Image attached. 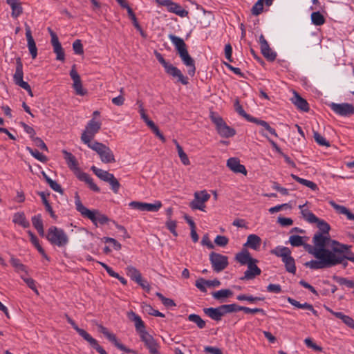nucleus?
Returning <instances> with one entry per match:
<instances>
[{
  "mask_svg": "<svg viewBox=\"0 0 354 354\" xmlns=\"http://www.w3.org/2000/svg\"><path fill=\"white\" fill-rule=\"evenodd\" d=\"M162 205V203L160 201H156L153 204L140 201H132L129 203V206L133 209L151 212H158Z\"/></svg>",
  "mask_w": 354,
  "mask_h": 354,
  "instance_id": "nucleus-16",
  "label": "nucleus"
},
{
  "mask_svg": "<svg viewBox=\"0 0 354 354\" xmlns=\"http://www.w3.org/2000/svg\"><path fill=\"white\" fill-rule=\"evenodd\" d=\"M32 223L34 227L37 230L40 236H44V225L41 214L35 215L32 217Z\"/></svg>",
  "mask_w": 354,
  "mask_h": 354,
  "instance_id": "nucleus-34",
  "label": "nucleus"
},
{
  "mask_svg": "<svg viewBox=\"0 0 354 354\" xmlns=\"http://www.w3.org/2000/svg\"><path fill=\"white\" fill-rule=\"evenodd\" d=\"M26 150L37 160L41 161V162H46L48 160V158L46 156L40 153L37 149H32L30 147H26Z\"/></svg>",
  "mask_w": 354,
  "mask_h": 354,
  "instance_id": "nucleus-48",
  "label": "nucleus"
},
{
  "mask_svg": "<svg viewBox=\"0 0 354 354\" xmlns=\"http://www.w3.org/2000/svg\"><path fill=\"white\" fill-rule=\"evenodd\" d=\"M210 198V195L205 191L195 192L194 199L190 203L189 206L192 209H199L205 212V205Z\"/></svg>",
  "mask_w": 354,
  "mask_h": 354,
  "instance_id": "nucleus-15",
  "label": "nucleus"
},
{
  "mask_svg": "<svg viewBox=\"0 0 354 354\" xmlns=\"http://www.w3.org/2000/svg\"><path fill=\"white\" fill-rule=\"evenodd\" d=\"M235 259L241 265H247L250 261H254L250 252L247 250H243L241 252L236 254Z\"/></svg>",
  "mask_w": 354,
  "mask_h": 354,
  "instance_id": "nucleus-31",
  "label": "nucleus"
},
{
  "mask_svg": "<svg viewBox=\"0 0 354 354\" xmlns=\"http://www.w3.org/2000/svg\"><path fill=\"white\" fill-rule=\"evenodd\" d=\"M263 55L270 62H272L276 59L277 54L270 48L269 44L262 46L261 48Z\"/></svg>",
  "mask_w": 354,
  "mask_h": 354,
  "instance_id": "nucleus-42",
  "label": "nucleus"
},
{
  "mask_svg": "<svg viewBox=\"0 0 354 354\" xmlns=\"http://www.w3.org/2000/svg\"><path fill=\"white\" fill-rule=\"evenodd\" d=\"M319 252L320 251H317L314 254V257L319 259V261L311 260L310 261L306 262L304 266L313 270L324 269L333 267V263L335 262L330 258L332 256L322 254Z\"/></svg>",
  "mask_w": 354,
  "mask_h": 354,
  "instance_id": "nucleus-7",
  "label": "nucleus"
},
{
  "mask_svg": "<svg viewBox=\"0 0 354 354\" xmlns=\"http://www.w3.org/2000/svg\"><path fill=\"white\" fill-rule=\"evenodd\" d=\"M332 240L333 239H330V235L316 232L313 237L312 241L317 248V251H320L319 252L322 254L331 256L333 255L332 251L326 248V247L330 246Z\"/></svg>",
  "mask_w": 354,
  "mask_h": 354,
  "instance_id": "nucleus-11",
  "label": "nucleus"
},
{
  "mask_svg": "<svg viewBox=\"0 0 354 354\" xmlns=\"http://www.w3.org/2000/svg\"><path fill=\"white\" fill-rule=\"evenodd\" d=\"M330 257L335 263H333V266H335L337 264H342L343 267L345 268L348 266V254L344 255H336L333 252V255Z\"/></svg>",
  "mask_w": 354,
  "mask_h": 354,
  "instance_id": "nucleus-41",
  "label": "nucleus"
},
{
  "mask_svg": "<svg viewBox=\"0 0 354 354\" xmlns=\"http://www.w3.org/2000/svg\"><path fill=\"white\" fill-rule=\"evenodd\" d=\"M147 126L153 131V133L162 142H165L166 139L163 134L160 131L158 127L153 122H147Z\"/></svg>",
  "mask_w": 354,
  "mask_h": 354,
  "instance_id": "nucleus-55",
  "label": "nucleus"
},
{
  "mask_svg": "<svg viewBox=\"0 0 354 354\" xmlns=\"http://www.w3.org/2000/svg\"><path fill=\"white\" fill-rule=\"evenodd\" d=\"M75 204L77 211L79 212L83 217L90 219L95 225L97 226L98 223L100 225H104L109 222V218L105 214H101L96 209L90 210L84 206L77 194L75 195Z\"/></svg>",
  "mask_w": 354,
  "mask_h": 354,
  "instance_id": "nucleus-3",
  "label": "nucleus"
},
{
  "mask_svg": "<svg viewBox=\"0 0 354 354\" xmlns=\"http://www.w3.org/2000/svg\"><path fill=\"white\" fill-rule=\"evenodd\" d=\"M165 73L173 78H176V82H180L183 85L189 83L187 77L184 76L181 71L171 64L165 70Z\"/></svg>",
  "mask_w": 354,
  "mask_h": 354,
  "instance_id": "nucleus-21",
  "label": "nucleus"
},
{
  "mask_svg": "<svg viewBox=\"0 0 354 354\" xmlns=\"http://www.w3.org/2000/svg\"><path fill=\"white\" fill-rule=\"evenodd\" d=\"M263 10V0H258L252 6L251 9V13L254 16L259 15Z\"/></svg>",
  "mask_w": 354,
  "mask_h": 354,
  "instance_id": "nucleus-56",
  "label": "nucleus"
},
{
  "mask_svg": "<svg viewBox=\"0 0 354 354\" xmlns=\"http://www.w3.org/2000/svg\"><path fill=\"white\" fill-rule=\"evenodd\" d=\"M317 227L319 228V232L317 233H323L324 234L329 235L330 227L328 223L324 220L319 219V221H317Z\"/></svg>",
  "mask_w": 354,
  "mask_h": 354,
  "instance_id": "nucleus-51",
  "label": "nucleus"
},
{
  "mask_svg": "<svg viewBox=\"0 0 354 354\" xmlns=\"http://www.w3.org/2000/svg\"><path fill=\"white\" fill-rule=\"evenodd\" d=\"M330 109L337 115L344 117H350L354 114V106L348 103H331Z\"/></svg>",
  "mask_w": 354,
  "mask_h": 354,
  "instance_id": "nucleus-17",
  "label": "nucleus"
},
{
  "mask_svg": "<svg viewBox=\"0 0 354 354\" xmlns=\"http://www.w3.org/2000/svg\"><path fill=\"white\" fill-rule=\"evenodd\" d=\"M70 76L73 81V88L75 93L80 96H84L87 93L86 89L83 88L81 78L77 71L75 70V65H73L70 71Z\"/></svg>",
  "mask_w": 354,
  "mask_h": 354,
  "instance_id": "nucleus-19",
  "label": "nucleus"
},
{
  "mask_svg": "<svg viewBox=\"0 0 354 354\" xmlns=\"http://www.w3.org/2000/svg\"><path fill=\"white\" fill-rule=\"evenodd\" d=\"M127 317L134 322L136 330L140 334V336L142 335V333H147L145 330V323L139 315L131 310L127 313Z\"/></svg>",
  "mask_w": 354,
  "mask_h": 354,
  "instance_id": "nucleus-24",
  "label": "nucleus"
},
{
  "mask_svg": "<svg viewBox=\"0 0 354 354\" xmlns=\"http://www.w3.org/2000/svg\"><path fill=\"white\" fill-rule=\"evenodd\" d=\"M233 295L232 290L229 289H221L212 293V296L215 299L223 301L224 299L228 298Z\"/></svg>",
  "mask_w": 354,
  "mask_h": 354,
  "instance_id": "nucleus-37",
  "label": "nucleus"
},
{
  "mask_svg": "<svg viewBox=\"0 0 354 354\" xmlns=\"http://www.w3.org/2000/svg\"><path fill=\"white\" fill-rule=\"evenodd\" d=\"M305 239L306 240L308 239V237L304 236H300L299 235H292L289 238V242L291 244V245L294 247H299L304 245V241L303 239Z\"/></svg>",
  "mask_w": 354,
  "mask_h": 354,
  "instance_id": "nucleus-52",
  "label": "nucleus"
},
{
  "mask_svg": "<svg viewBox=\"0 0 354 354\" xmlns=\"http://www.w3.org/2000/svg\"><path fill=\"white\" fill-rule=\"evenodd\" d=\"M73 49L75 53L77 55H82L84 53L83 45L82 44L81 40L76 39L73 43Z\"/></svg>",
  "mask_w": 354,
  "mask_h": 354,
  "instance_id": "nucleus-63",
  "label": "nucleus"
},
{
  "mask_svg": "<svg viewBox=\"0 0 354 354\" xmlns=\"http://www.w3.org/2000/svg\"><path fill=\"white\" fill-rule=\"evenodd\" d=\"M234 109L242 117H243L248 122H252L254 117L248 114L243 109L242 106L239 103V100L236 99L234 102Z\"/></svg>",
  "mask_w": 354,
  "mask_h": 354,
  "instance_id": "nucleus-40",
  "label": "nucleus"
},
{
  "mask_svg": "<svg viewBox=\"0 0 354 354\" xmlns=\"http://www.w3.org/2000/svg\"><path fill=\"white\" fill-rule=\"evenodd\" d=\"M294 97L292 98V102L297 107V109L308 112L309 111V105L307 101L301 97L297 92H294Z\"/></svg>",
  "mask_w": 354,
  "mask_h": 354,
  "instance_id": "nucleus-29",
  "label": "nucleus"
},
{
  "mask_svg": "<svg viewBox=\"0 0 354 354\" xmlns=\"http://www.w3.org/2000/svg\"><path fill=\"white\" fill-rule=\"evenodd\" d=\"M333 279L339 285H344L348 288H354V281L346 278L334 275Z\"/></svg>",
  "mask_w": 354,
  "mask_h": 354,
  "instance_id": "nucleus-47",
  "label": "nucleus"
},
{
  "mask_svg": "<svg viewBox=\"0 0 354 354\" xmlns=\"http://www.w3.org/2000/svg\"><path fill=\"white\" fill-rule=\"evenodd\" d=\"M88 147L98 154L103 163L107 164L115 162V156L113 151L104 144L97 141H94L92 145Z\"/></svg>",
  "mask_w": 354,
  "mask_h": 354,
  "instance_id": "nucleus-8",
  "label": "nucleus"
},
{
  "mask_svg": "<svg viewBox=\"0 0 354 354\" xmlns=\"http://www.w3.org/2000/svg\"><path fill=\"white\" fill-rule=\"evenodd\" d=\"M6 3L12 10L11 16L14 19L18 18L23 13L22 3L20 0H6Z\"/></svg>",
  "mask_w": 354,
  "mask_h": 354,
  "instance_id": "nucleus-27",
  "label": "nucleus"
},
{
  "mask_svg": "<svg viewBox=\"0 0 354 354\" xmlns=\"http://www.w3.org/2000/svg\"><path fill=\"white\" fill-rule=\"evenodd\" d=\"M187 319L189 322L196 324L200 329L204 328L206 326L205 322L198 315L190 314Z\"/></svg>",
  "mask_w": 354,
  "mask_h": 354,
  "instance_id": "nucleus-43",
  "label": "nucleus"
},
{
  "mask_svg": "<svg viewBox=\"0 0 354 354\" xmlns=\"http://www.w3.org/2000/svg\"><path fill=\"white\" fill-rule=\"evenodd\" d=\"M156 295L161 300L162 304L166 307L176 306V304L171 299L167 298L162 295L160 292H157Z\"/></svg>",
  "mask_w": 354,
  "mask_h": 354,
  "instance_id": "nucleus-58",
  "label": "nucleus"
},
{
  "mask_svg": "<svg viewBox=\"0 0 354 354\" xmlns=\"http://www.w3.org/2000/svg\"><path fill=\"white\" fill-rule=\"evenodd\" d=\"M311 20L313 24L321 26L324 24L325 19L319 12H313L311 14Z\"/></svg>",
  "mask_w": 354,
  "mask_h": 354,
  "instance_id": "nucleus-53",
  "label": "nucleus"
},
{
  "mask_svg": "<svg viewBox=\"0 0 354 354\" xmlns=\"http://www.w3.org/2000/svg\"><path fill=\"white\" fill-rule=\"evenodd\" d=\"M91 169L100 180L106 183L110 180L111 176L113 175V174H111L107 171L99 169L95 166H92Z\"/></svg>",
  "mask_w": 354,
  "mask_h": 354,
  "instance_id": "nucleus-33",
  "label": "nucleus"
},
{
  "mask_svg": "<svg viewBox=\"0 0 354 354\" xmlns=\"http://www.w3.org/2000/svg\"><path fill=\"white\" fill-rule=\"evenodd\" d=\"M38 194L42 200V202L45 206L46 210L50 214V216L53 218L56 219L57 216L55 214V212L53 210L51 205H50L49 202L48 201L45 193L43 192H39Z\"/></svg>",
  "mask_w": 354,
  "mask_h": 354,
  "instance_id": "nucleus-44",
  "label": "nucleus"
},
{
  "mask_svg": "<svg viewBox=\"0 0 354 354\" xmlns=\"http://www.w3.org/2000/svg\"><path fill=\"white\" fill-rule=\"evenodd\" d=\"M236 299L239 301H247L251 304H254L259 301H263L265 298L263 297H253L252 295L241 294L236 297Z\"/></svg>",
  "mask_w": 354,
  "mask_h": 354,
  "instance_id": "nucleus-45",
  "label": "nucleus"
},
{
  "mask_svg": "<svg viewBox=\"0 0 354 354\" xmlns=\"http://www.w3.org/2000/svg\"><path fill=\"white\" fill-rule=\"evenodd\" d=\"M290 176L294 180H295L297 182L299 183L300 184H301L303 185H305V186L309 187L310 189H311L313 191H315V190H317L318 189L317 184L315 183L313 181L301 178H300V177H299V176H296V175H295L293 174H292L290 175Z\"/></svg>",
  "mask_w": 354,
  "mask_h": 354,
  "instance_id": "nucleus-39",
  "label": "nucleus"
},
{
  "mask_svg": "<svg viewBox=\"0 0 354 354\" xmlns=\"http://www.w3.org/2000/svg\"><path fill=\"white\" fill-rule=\"evenodd\" d=\"M24 73H23V64L20 57L16 59V70L13 75V80L15 83L23 88L24 89L29 90L30 85L28 82L23 80Z\"/></svg>",
  "mask_w": 354,
  "mask_h": 354,
  "instance_id": "nucleus-18",
  "label": "nucleus"
},
{
  "mask_svg": "<svg viewBox=\"0 0 354 354\" xmlns=\"http://www.w3.org/2000/svg\"><path fill=\"white\" fill-rule=\"evenodd\" d=\"M168 37L175 46L183 63L188 67V74L193 77L196 72L195 62L194 59L189 55L184 40L172 34L169 35Z\"/></svg>",
  "mask_w": 354,
  "mask_h": 354,
  "instance_id": "nucleus-1",
  "label": "nucleus"
},
{
  "mask_svg": "<svg viewBox=\"0 0 354 354\" xmlns=\"http://www.w3.org/2000/svg\"><path fill=\"white\" fill-rule=\"evenodd\" d=\"M209 261L213 270L220 272L228 266V259L226 256L212 252L209 254Z\"/></svg>",
  "mask_w": 354,
  "mask_h": 354,
  "instance_id": "nucleus-12",
  "label": "nucleus"
},
{
  "mask_svg": "<svg viewBox=\"0 0 354 354\" xmlns=\"http://www.w3.org/2000/svg\"><path fill=\"white\" fill-rule=\"evenodd\" d=\"M140 338L151 354H157L158 353V345L152 335L149 334L148 332L142 333Z\"/></svg>",
  "mask_w": 354,
  "mask_h": 354,
  "instance_id": "nucleus-22",
  "label": "nucleus"
},
{
  "mask_svg": "<svg viewBox=\"0 0 354 354\" xmlns=\"http://www.w3.org/2000/svg\"><path fill=\"white\" fill-rule=\"evenodd\" d=\"M53 52L56 54V59L64 62L65 60V54L61 44L53 46Z\"/></svg>",
  "mask_w": 354,
  "mask_h": 354,
  "instance_id": "nucleus-54",
  "label": "nucleus"
},
{
  "mask_svg": "<svg viewBox=\"0 0 354 354\" xmlns=\"http://www.w3.org/2000/svg\"><path fill=\"white\" fill-rule=\"evenodd\" d=\"M26 28V37L27 39V46L29 50V52L31 55L32 59H35L37 55V48L36 46L35 41L32 36V32L30 26L25 24Z\"/></svg>",
  "mask_w": 354,
  "mask_h": 354,
  "instance_id": "nucleus-23",
  "label": "nucleus"
},
{
  "mask_svg": "<svg viewBox=\"0 0 354 354\" xmlns=\"http://www.w3.org/2000/svg\"><path fill=\"white\" fill-rule=\"evenodd\" d=\"M62 153L64 155V159L66 161L68 167L72 170L75 169L78 171L76 174L77 178L80 180L87 183L91 190L95 192H100V189L95 183H94L93 178L88 174L79 171L77 167L78 164L75 157L66 150H63Z\"/></svg>",
  "mask_w": 354,
  "mask_h": 354,
  "instance_id": "nucleus-2",
  "label": "nucleus"
},
{
  "mask_svg": "<svg viewBox=\"0 0 354 354\" xmlns=\"http://www.w3.org/2000/svg\"><path fill=\"white\" fill-rule=\"evenodd\" d=\"M261 243V238L256 234H250L247 238V242L244 244L245 247H248L254 250H259Z\"/></svg>",
  "mask_w": 354,
  "mask_h": 354,
  "instance_id": "nucleus-30",
  "label": "nucleus"
},
{
  "mask_svg": "<svg viewBox=\"0 0 354 354\" xmlns=\"http://www.w3.org/2000/svg\"><path fill=\"white\" fill-rule=\"evenodd\" d=\"M47 240L58 247H64L68 243V237L64 230L56 226H51L46 236Z\"/></svg>",
  "mask_w": 354,
  "mask_h": 354,
  "instance_id": "nucleus-5",
  "label": "nucleus"
},
{
  "mask_svg": "<svg viewBox=\"0 0 354 354\" xmlns=\"http://www.w3.org/2000/svg\"><path fill=\"white\" fill-rule=\"evenodd\" d=\"M12 222L22 226L24 228H27L30 226L28 221L26 219L24 212H17L14 214Z\"/></svg>",
  "mask_w": 354,
  "mask_h": 354,
  "instance_id": "nucleus-32",
  "label": "nucleus"
},
{
  "mask_svg": "<svg viewBox=\"0 0 354 354\" xmlns=\"http://www.w3.org/2000/svg\"><path fill=\"white\" fill-rule=\"evenodd\" d=\"M313 138L316 142L321 146L330 147V143L317 131L313 132Z\"/></svg>",
  "mask_w": 354,
  "mask_h": 354,
  "instance_id": "nucleus-59",
  "label": "nucleus"
},
{
  "mask_svg": "<svg viewBox=\"0 0 354 354\" xmlns=\"http://www.w3.org/2000/svg\"><path fill=\"white\" fill-rule=\"evenodd\" d=\"M227 167L234 173L247 174L245 166L240 164V161L237 158H230L227 160Z\"/></svg>",
  "mask_w": 354,
  "mask_h": 354,
  "instance_id": "nucleus-25",
  "label": "nucleus"
},
{
  "mask_svg": "<svg viewBox=\"0 0 354 354\" xmlns=\"http://www.w3.org/2000/svg\"><path fill=\"white\" fill-rule=\"evenodd\" d=\"M127 274L131 278V280L136 282H140L142 278L140 271L133 266H129L126 268Z\"/></svg>",
  "mask_w": 354,
  "mask_h": 354,
  "instance_id": "nucleus-35",
  "label": "nucleus"
},
{
  "mask_svg": "<svg viewBox=\"0 0 354 354\" xmlns=\"http://www.w3.org/2000/svg\"><path fill=\"white\" fill-rule=\"evenodd\" d=\"M241 306H239L236 304L221 305L224 315L227 313L241 311Z\"/></svg>",
  "mask_w": 354,
  "mask_h": 354,
  "instance_id": "nucleus-49",
  "label": "nucleus"
},
{
  "mask_svg": "<svg viewBox=\"0 0 354 354\" xmlns=\"http://www.w3.org/2000/svg\"><path fill=\"white\" fill-rule=\"evenodd\" d=\"M337 207V209L336 210L339 214L346 215L348 220L354 221V214L351 212H350L348 209L342 205H339Z\"/></svg>",
  "mask_w": 354,
  "mask_h": 354,
  "instance_id": "nucleus-61",
  "label": "nucleus"
},
{
  "mask_svg": "<svg viewBox=\"0 0 354 354\" xmlns=\"http://www.w3.org/2000/svg\"><path fill=\"white\" fill-rule=\"evenodd\" d=\"M290 176L294 180H295L297 182L299 183L300 184H301L303 185H305V186L309 187L310 189H311L313 191H315V190H317L318 189L317 184L315 183L313 181L301 178H300V177H299V176H296V175H295L293 174H292L290 175Z\"/></svg>",
  "mask_w": 354,
  "mask_h": 354,
  "instance_id": "nucleus-38",
  "label": "nucleus"
},
{
  "mask_svg": "<svg viewBox=\"0 0 354 354\" xmlns=\"http://www.w3.org/2000/svg\"><path fill=\"white\" fill-rule=\"evenodd\" d=\"M258 261L254 259L247 264L248 270L244 272V275L240 278L242 281L251 280L261 273V269L256 265Z\"/></svg>",
  "mask_w": 354,
  "mask_h": 354,
  "instance_id": "nucleus-20",
  "label": "nucleus"
},
{
  "mask_svg": "<svg viewBox=\"0 0 354 354\" xmlns=\"http://www.w3.org/2000/svg\"><path fill=\"white\" fill-rule=\"evenodd\" d=\"M210 118L216 125L217 132L221 137L230 138L236 134L235 129L228 126L221 117L216 115L214 112H211Z\"/></svg>",
  "mask_w": 354,
  "mask_h": 354,
  "instance_id": "nucleus-10",
  "label": "nucleus"
},
{
  "mask_svg": "<svg viewBox=\"0 0 354 354\" xmlns=\"http://www.w3.org/2000/svg\"><path fill=\"white\" fill-rule=\"evenodd\" d=\"M228 242L229 239L225 236L218 235L214 239L215 244L221 247H225Z\"/></svg>",
  "mask_w": 354,
  "mask_h": 354,
  "instance_id": "nucleus-64",
  "label": "nucleus"
},
{
  "mask_svg": "<svg viewBox=\"0 0 354 354\" xmlns=\"http://www.w3.org/2000/svg\"><path fill=\"white\" fill-rule=\"evenodd\" d=\"M10 261L17 272H24L27 273L26 266L21 263L19 259L12 257Z\"/></svg>",
  "mask_w": 354,
  "mask_h": 354,
  "instance_id": "nucleus-50",
  "label": "nucleus"
},
{
  "mask_svg": "<svg viewBox=\"0 0 354 354\" xmlns=\"http://www.w3.org/2000/svg\"><path fill=\"white\" fill-rule=\"evenodd\" d=\"M111 185V188L115 194H118L120 187V184L117 178L113 175L111 176L110 180L107 182Z\"/></svg>",
  "mask_w": 354,
  "mask_h": 354,
  "instance_id": "nucleus-62",
  "label": "nucleus"
},
{
  "mask_svg": "<svg viewBox=\"0 0 354 354\" xmlns=\"http://www.w3.org/2000/svg\"><path fill=\"white\" fill-rule=\"evenodd\" d=\"M67 322L89 344L100 354H107L106 351L98 344L97 341L91 337L86 330L78 327L75 322L67 315H65Z\"/></svg>",
  "mask_w": 354,
  "mask_h": 354,
  "instance_id": "nucleus-9",
  "label": "nucleus"
},
{
  "mask_svg": "<svg viewBox=\"0 0 354 354\" xmlns=\"http://www.w3.org/2000/svg\"><path fill=\"white\" fill-rule=\"evenodd\" d=\"M101 126L102 122L100 120H96L95 118L90 120L81 135L82 142L87 146L92 145L93 142L91 141L95 136L100 131Z\"/></svg>",
  "mask_w": 354,
  "mask_h": 354,
  "instance_id": "nucleus-6",
  "label": "nucleus"
},
{
  "mask_svg": "<svg viewBox=\"0 0 354 354\" xmlns=\"http://www.w3.org/2000/svg\"><path fill=\"white\" fill-rule=\"evenodd\" d=\"M330 247L331 248L330 250L336 254V255L347 254V252L350 251L351 248V245L340 243L335 240L331 241Z\"/></svg>",
  "mask_w": 354,
  "mask_h": 354,
  "instance_id": "nucleus-26",
  "label": "nucleus"
},
{
  "mask_svg": "<svg viewBox=\"0 0 354 354\" xmlns=\"http://www.w3.org/2000/svg\"><path fill=\"white\" fill-rule=\"evenodd\" d=\"M270 253L277 257L281 258L285 265L286 270L290 273L295 274L296 266L294 258L291 256V251L288 247L278 246L270 251Z\"/></svg>",
  "mask_w": 354,
  "mask_h": 354,
  "instance_id": "nucleus-4",
  "label": "nucleus"
},
{
  "mask_svg": "<svg viewBox=\"0 0 354 354\" xmlns=\"http://www.w3.org/2000/svg\"><path fill=\"white\" fill-rule=\"evenodd\" d=\"M253 122V123H255V124H259V125L262 126V127H264V128H265V129H266V130H267V131H268L270 134H272V135L274 136L275 137H277V136H278V135H277V132H276L275 129H273L272 127H271L270 126V124H269L267 122H266V121H264V120H259V119H258V118H255L253 120V122Z\"/></svg>",
  "mask_w": 354,
  "mask_h": 354,
  "instance_id": "nucleus-46",
  "label": "nucleus"
},
{
  "mask_svg": "<svg viewBox=\"0 0 354 354\" xmlns=\"http://www.w3.org/2000/svg\"><path fill=\"white\" fill-rule=\"evenodd\" d=\"M203 311L206 315L209 317L211 319L215 321H221L222 317L224 316L221 306L217 308H206L203 309Z\"/></svg>",
  "mask_w": 354,
  "mask_h": 354,
  "instance_id": "nucleus-28",
  "label": "nucleus"
},
{
  "mask_svg": "<svg viewBox=\"0 0 354 354\" xmlns=\"http://www.w3.org/2000/svg\"><path fill=\"white\" fill-rule=\"evenodd\" d=\"M178 153L179 158L184 165H189L190 164V161L187 156V154L184 152L182 147L180 145H178Z\"/></svg>",
  "mask_w": 354,
  "mask_h": 354,
  "instance_id": "nucleus-60",
  "label": "nucleus"
},
{
  "mask_svg": "<svg viewBox=\"0 0 354 354\" xmlns=\"http://www.w3.org/2000/svg\"><path fill=\"white\" fill-rule=\"evenodd\" d=\"M156 2L162 6H165L169 12L174 13L180 17H185L188 15L187 10L183 9L178 3L171 0H155Z\"/></svg>",
  "mask_w": 354,
  "mask_h": 354,
  "instance_id": "nucleus-13",
  "label": "nucleus"
},
{
  "mask_svg": "<svg viewBox=\"0 0 354 354\" xmlns=\"http://www.w3.org/2000/svg\"><path fill=\"white\" fill-rule=\"evenodd\" d=\"M338 319H340L347 326L354 329V319L344 314H337Z\"/></svg>",
  "mask_w": 354,
  "mask_h": 354,
  "instance_id": "nucleus-57",
  "label": "nucleus"
},
{
  "mask_svg": "<svg viewBox=\"0 0 354 354\" xmlns=\"http://www.w3.org/2000/svg\"><path fill=\"white\" fill-rule=\"evenodd\" d=\"M98 328L99 331L102 333L110 342H111L120 350L127 353L137 354V352L136 351L128 348L124 344L119 342L116 336L114 334L110 333L106 327L103 326L102 325H99Z\"/></svg>",
  "mask_w": 354,
  "mask_h": 354,
  "instance_id": "nucleus-14",
  "label": "nucleus"
},
{
  "mask_svg": "<svg viewBox=\"0 0 354 354\" xmlns=\"http://www.w3.org/2000/svg\"><path fill=\"white\" fill-rule=\"evenodd\" d=\"M304 206L305 205L299 206V209H301L304 218L310 223H317L319 218H317L313 212L308 211V209H303Z\"/></svg>",
  "mask_w": 354,
  "mask_h": 354,
  "instance_id": "nucleus-36",
  "label": "nucleus"
}]
</instances>
